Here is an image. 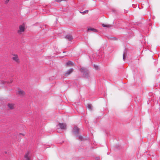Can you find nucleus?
<instances>
[{
  "mask_svg": "<svg viewBox=\"0 0 160 160\" xmlns=\"http://www.w3.org/2000/svg\"><path fill=\"white\" fill-rule=\"evenodd\" d=\"M83 138L82 136H79V139L80 140H82Z\"/></svg>",
  "mask_w": 160,
  "mask_h": 160,
  "instance_id": "f3484780",
  "label": "nucleus"
},
{
  "mask_svg": "<svg viewBox=\"0 0 160 160\" xmlns=\"http://www.w3.org/2000/svg\"><path fill=\"white\" fill-rule=\"evenodd\" d=\"M88 10H86V11H84L83 12H80L81 13H88Z\"/></svg>",
  "mask_w": 160,
  "mask_h": 160,
  "instance_id": "2eb2a0df",
  "label": "nucleus"
},
{
  "mask_svg": "<svg viewBox=\"0 0 160 160\" xmlns=\"http://www.w3.org/2000/svg\"><path fill=\"white\" fill-rule=\"evenodd\" d=\"M88 108L90 109H92V106L90 104H88Z\"/></svg>",
  "mask_w": 160,
  "mask_h": 160,
  "instance_id": "4468645a",
  "label": "nucleus"
},
{
  "mask_svg": "<svg viewBox=\"0 0 160 160\" xmlns=\"http://www.w3.org/2000/svg\"><path fill=\"white\" fill-rule=\"evenodd\" d=\"M66 38L69 41H71L72 40L73 38L71 35H67L66 36Z\"/></svg>",
  "mask_w": 160,
  "mask_h": 160,
  "instance_id": "39448f33",
  "label": "nucleus"
},
{
  "mask_svg": "<svg viewBox=\"0 0 160 160\" xmlns=\"http://www.w3.org/2000/svg\"><path fill=\"white\" fill-rule=\"evenodd\" d=\"M28 153H27L25 155L24 160H29L30 158L28 157Z\"/></svg>",
  "mask_w": 160,
  "mask_h": 160,
  "instance_id": "423d86ee",
  "label": "nucleus"
},
{
  "mask_svg": "<svg viewBox=\"0 0 160 160\" xmlns=\"http://www.w3.org/2000/svg\"><path fill=\"white\" fill-rule=\"evenodd\" d=\"M67 65L68 66H72L73 65V64L71 61H69L67 63Z\"/></svg>",
  "mask_w": 160,
  "mask_h": 160,
  "instance_id": "1a4fd4ad",
  "label": "nucleus"
},
{
  "mask_svg": "<svg viewBox=\"0 0 160 160\" xmlns=\"http://www.w3.org/2000/svg\"><path fill=\"white\" fill-rule=\"evenodd\" d=\"M126 53L125 52L123 54V59L124 61L125 60V58L126 57Z\"/></svg>",
  "mask_w": 160,
  "mask_h": 160,
  "instance_id": "9b49d317",
  "label": "nucleus"
},
{
  "mask_svg": "<svg viewBox=\"0 0 160 160\" xmlns=\"http://www.w3.org/2000/svg\"><path fill=\"white\" fill-rule=\"evenodd\" d=\"M14 105L12 104H8V106L10 109H12L14 108Z\"/></svg>",
  "mask_w": 160,
  "mask_h": 160,
  "instance_id": "6e6552de",
  "label": "nucleus"
},
{
  "mask_svg": "<svg viewBox=\"0 0 160 160\" xmlns=\"http://www.w3.org/2000/svg\"><path fill=\"white\" fill-rule=\"evenodd\" d=\"M9 0H6V1H5L6 3H8L9 2Z\"/></svg>",
  "mask_w": 160,
  "mask_h": 160,
  "instance_id": "6ab92c4d",
  "label": "nucleus"
},
{
  "mask_svg": "<svg viewBox=\"0 0 160 160\" xmlns=\"http://www.w3.org/2000/svg\"><path fill=\"white\" fill-rule=\"evenodd\" d=\"M19 93L20 95H23L24 93V92L22 91H19Z\"/></svg>",
  "mask_w": 160,
  "mask_h": 160,
  "instance_id": "f8f14e48",
  "label": "nucleus"
},
{
  "mask_svg": "<svg viewBox=\"0 0 160 160\" xmlns=\"http://www.w3.org/2000/svg\"><path fill=\"white\" fill-rule=\"evenodd\" d=\"M102 25L103 27H110V25H105L103 24H102Z\"/></svg>",
  "mask_w": 160,
  "mask_h": 160,
  "instance_id": "ddd939ff",
  "label": "nucleus"
},
{
  "mask_svg": "<svg viewBox=\"0 0 160 160\" xmlns=\"http://www.w3.org/2000/svg\"><path fill=\"white\" fill-rule=\"evenodd\" d=\"M12 59L13 60L15 61L16 62L18 63H19V60L17 55H13V57Z\"/></svg>",
  "mask_w": 160,
  "mask_h": 160,
  "instance_id": "f03ea898",
  "label": "nucleus"
},
{
  "mask_svg": "<svg viewBox=\"0 0 160 160\" xmlns=\"http://www.w3.org/2000/svg\"><path fill=\"white\" fill-rule=\"evenodd\" d=\"M73 71V70L72 68H71L69 69L68 71H67L66 74L69 75L71 73H72Z\"/></svg>",
  "mask_w": 160,
  "mask_h": 160,
  "instance_id": "0eeeda50",
  "label": "nucleus"
},
{
  "mask_svg": "<svg viewBox=\"0 0 160 160\" xmlns=\"http://www.w3.org/2000/svg\"><path fill=\"white\" fill-rule=\"evenodd\" d=\"M94 67L96 69L98 70V66L94 65Z\"/></svg>",
  "mask_w": 160,
  "mask_h": 160,
  "instance_id": "a211bd4d",
  "label": "nucleus"
},
{
  "mask_svg": "<svg viewBox=\"0 0 160 160\" xmlns=\"http://www.w3.org/2000/svg\"><path fill=\"white\" fill-rule=\"evenodd\" d=\"M62 0H57V2H60V1H61Z\"/></svg>",
  "mask_w": 160,
  "mask_h": 160,
  "instance_id": "aec40b11",
  "label": "nucleus"
},
{
  "mask_svg": "<svg viewBox=\"0 0 160 160\" xmlns=\"http://www.w3.org/2000/svg\"><path fill=\"white\" fill-rule=\"evenodd\" d=\"M57 126H59V127L62 129H65L66 128V124L63 123H60Z\"/></svg>",
  "mask_w": 160,
  "mask_h": 160,
  "instance_id": "7ed1b4c3",
  "label": "nucleus"
},
{
  "mask_svg": "<svg viewBox=\"0 0 160 160\" xmlns=\"http://www.w3.org/2000/svg\"><path fill=\"white\" fill-rule=\"evenodd\" d=\"M79 129L77 127H75L73 129V132L75 134H76L78 133Z\"/></svg>",
  "mask_w": 160,
  "mask_h": 160,
  "instance_id": "20e7f679",
  "label": "nucleus"
},
{
  "mask_svg": "<svg viewBox=\"0 0 160 160\" xmlns=\"http://www.w3.org/2000/svg\"><path fill=\"white\" fill-rule=\"evenodd\" d=\"M85 69L84 68H82L81 69V71L82 72H83L85 71Z\"/></svg>",
  "mask_w": 160,
  "mask_h": 160,
  "instance_id": "dca6fc26",
  "label": "nucleus"
},
{
  "mask_svg": "<svg viewBox=\"0 0 160 160\" xmlns=\"http://www.w3.org/2000/svg\"><path fill=\"white\" fill-rule=\"evenodd\" d=\"M25 29V25L24 24L20 25L19 26V30L18 31V33L21 34L22 32H24Z\"/></svg>",
  "mask_w": 160,
  "mask_h": 160,
  "instance_id": "f257e3e1",
  "label": "nucleus"
},
{
  "mask_svg": "<svg viewBox=\"0 0 160 160\" xmlns=\"http://www.w3.org/2000/svg\"><path fill=\"white\" fill-rule=\"evenodd\" d=\"M88 30H91L93 32H96L97 30L93 28H89L88 29Z\"/></svg>",
  "mask_w": 160,
  "mask_h": 160,
  "instance_id": "9d476101",
  "label": "nucleus"
}]
</instances>
